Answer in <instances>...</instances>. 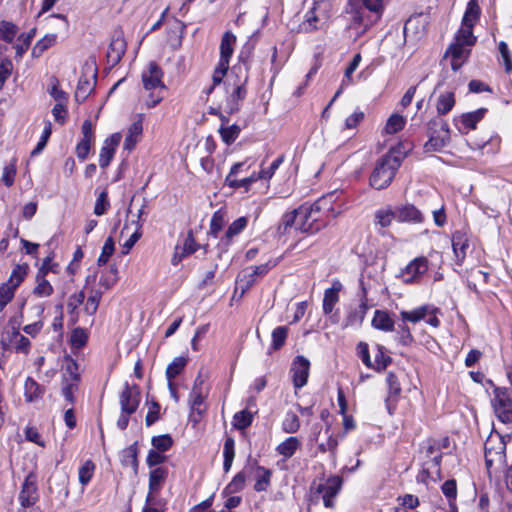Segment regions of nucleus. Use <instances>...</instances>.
Here are the masks:
<instances>
[{
	"mask_svg": "<svg viewBox=\"0 0 512 512\" xmlns=\"http://www.w3.org/2000/svg\"><path fill=\"white\" fill-rule=\"evenodd\" d=\"M320 207L316 201L313 205H302L283 215L278 226L281 235L291 234L293 231L315 233L320 230Z\"/></svg>",
	"mask_w": 512,
	"mask_h": 512,
	"instance_id": "1",
	"label": "nucleus"
},
{
	"mask_svg": "<svg viewBox=\"0 0 512 512\" xmlns=\"http://www.w3.org/2000/svg\"><path fill=\"white\" fill-rule=\"evenodd\" d=\"M384 10V0H351L348 5L350 28L357 35L365 33L377 23Z\"/></svg>",
	"mask_w": 512,
	"mask_h": 512,
	"instance_id": "2",
	"label": "nucleus"
},
{
	"mask_svg": "<svg viewBox=\"0 0 512 512\" xmlns=\"http://www.w3.org/2000/svg\"><path fill=\"white\" fill-rule=\"evenodd\" d=\"M164 72L154 61H151L142 70L141 81L144 89L149 92L145 99V106L153 108L163 100L166 86L163 82Z\"/></svg>",
	"mask_w": 512,
	"mask_h": 512,
	"instance_id": "3",
	"label": "nucleus"
},
{
	"mask_svg": "<svg viewBox=\"0 0 512 512\" xmlns=\"http://www.w3.org/2000/svg\"><path fill=\"white\" fill-rule=\"evenodd\" d=\"M485 463L489 475L497 474L506 467V442L505 438L497 432H492L487 437L485 445Z\"/></svg>",
	"mask_w": 512,
	"mask_h": 512,
	"instance_id": "4",
	"label": "nucleus"
},
{
	"mask_svg": "<svg viewBox=\"0 0 512 512\" xmlns=\"http://www.w3.org/2000/svg\"><path fill=\"white\" fill-rule=\"evenodd\" d=\"M344 293V285L338 280H332L330 286L324 289L322 297V312L326 315V325H336L341 321L339 307L341 294Z\"/></svg>",
	"mask_w": 512,
	"mask_h": 512,
	"instance_id": "5",
	"label": "nucleus"
},
{
	"mask_svg": "<svg viewBox=\"0 0 512 512\" xmlns=\"http://www.w3.org/2000/svg\"><path fill=\"white\" fill-rule=\"evenodd\" d=\"M400 167L399 159L393 154L384 155L375 165L370 185L375 189H384L392 182L396 171Z\"/></svg>",
	"mask_w": 512,
	"mask_h": 512,
	"instance_id": "6",
	"label": "nucleus"
},
{
	"mask_svg": "<svg viewBox=\"0 0 512 512\" xmlns=\"http://www.w3.org/2000/svg\"><path fill=\"white\" fill-rule=\"evenodd\" d=\"M476 43V37L471 39L462 33L457 32L453 42L448 47L445 56L451 58V68L454 71L460 69V67L468 59L471 47Z\"/></svg>",
	"mask_w": 512,
	"mask_h": 512,
	"instance_id": "7",
	"label": "nucleus"
},
{
	"mask_svg": "<svg viewBox=\"0 0 512 512\" xmlns=\"http://www.w3.org/2000/svg\"><path fill=\"white\" fill-rule=\"evenodd\" d=\"M429 139L425 143L427 151H440L450 142V129L448 123L441 118H434L428 125Z\"/></svg>",
	"mask_w": 512,
	"mask_h": 512,
	"instance_id": "8",
	"label": "nucleus"
},
{
	"mask_svg": "<svg viewBox=\"0 0 512 512\" xmlns=\"http://www.w3.org/2000/svg\"><path fill=\"white\" fill-rule=\"evenodd\" d=\"M491 404L496 417L503 423L512 422V391L505 387H495Z\"/></svg>",
	"mask_w": 512,
	"mask_h": 512,
	"instance_id": "9",
	"label": "nucleus"
},
{
	"mask_svg": "<svg viewBox=\"0 0 512 512\" xmlns=\"http://www.w3.org/2000/svg\"><path fill=\"white\" fill-rule=\"evenodd\" d=\"M27 275V266L16 265L7 280L0 285V312L13 299L16 289L24 281Z\"/></svg>",
	"mask_w": 512,
	"mask_h": 512,
	"instance_id": "10",
	"label": "nucleus"
},
{
	"mask_svg": "<svg viewBox=\"0 0 512 512\" xmlns=\"http://www.w3.org/2000/svg\"><path fill=\"white\" fill-rule=\"evenodd\" d=\"M428 267L426 257H417L401 270L399 277L404 283H416L428 271Z\"/></svg>",
	"mask_w": 512,
	"mask_h": 512,
	"instance_id": "11",
	"label": "nucleus"
},
{
	"mask_svg": "<svg viewBox=\"0 0 512 512\" xmlns=\"http://www.w3.org/2000/svg\"><path fill=\"white\" fill-rule=\"evenodd\" d=\"M140 399L141 394L139 387L137 385L130 386L126 383L119 396L121 412L124 414L135 413L138 409Z\"/></svg>",
	"mask_w": 512,
	"mask_h": 512,
	"instance_id": "12",
	"label": "nucleus"
},
{
	"mask_svg": "<svg viewBox=\"0 0 512 512\" xmlns=\"http://www.w3.org/2000/svg\"><path fill=\"white\" fill-rule=\"evenodd\" d=\"M97 279L96 274H90L85 280V289L88 291V297L84 305V311L86 314L92 316L97 312L100 300L103 295V290L98 289L94 284Z\"/></svg>",
	"mask_w": 512,
	"mask_h": 512,
	"instance_id": "13",
	"label": "nucleus"
},
{
	"mask_svg": "<svg viewBox=\"0 0 512 512\" xmlns=\"http://www.w3.org/2000/svg\"><path fill=\"white\" fill-rule=\"evenodd\" d=\"M126 51V41L121 30L114 31L107 50V62L115 66L120 62Z\"/></svg>",
	"mask_w": 512,
	"mask_h": 512,
	"instance_id": "14",
	"label": "nucleus"
},
{
	"mask_svg": "<svg viewBox=\"0 0 512 512\" xmlns=\"http://www.w3.org/2000/svg\"><path fill=\"white\" fill-rule=\"evenodd\" d=\"M480 13L481 9L477 1L470 0L462 19V25L457 32L467 35L470 39L471 37H475L473 35V27L478 22Z\"/></svg>",
	"mask_w": 512,
	"mask_h": 512,
	"instance_id": "15",
	"label": "nucleus"
},
{
	"mask_svg": "<svg viewBox=\"0 0 512 512\" xmlns=\"http://www.w3.org/2000/svg\"><path fill=\"white\" fill-rule=\"evenodd\" d=\"M37 499V477L35 474L29 473L22 485V489L19 494V501L23 508H27L34 505Z\"/></svg>",
	"mask_w": 512,
	"mask_h": 512,
	"instance_id": "16",
	"label": "nucleus"
},
{
	"mask_svg": "<svg viewBox=\"0 0 512 512\" xmlns=\"http://www.w3.org/2000/svg\"><path fill=\"white\" fill-rule=\"evenodd\" d=\"M227 94L224 109L228 114H234L246 97V89L243 84H234L232 87L228 84Z\"/></svg>",
	"mask_w": 512,
	"mask_h": 512,
	"instance_id": "17",
	"label": "nucleus"
},
{
	"mask_svg": "<svg viewBox=\"0 0 512 512\" xmlns=\"http://www.w3.org/2000/svg\"><path fill=\"white\" fill-rule=\"evenodd\" d=\"M309 361L303 356H297L292 362L290 373L295 388L303 387L308 379L309 375Z\"/></svg>",
	"mask_w": 512,
	"mask_h": 512,
	"instance_id": "18",
	"label": "nucleus"
},
{
	"mask_svg": "<svg viewBox=\"0 0 512 512\" xmlns=\"http://www.w3.org/2000/svg\"><path fill=\"white\" fill-rule=\"evenodd\" d=\"M94 142L93 125L90 120H85L82 125V139L76 146V155L80 160H85Z\"/></svg>",
	"mask_w": 512,
	"mask_h": 512,
	"instance_id": "19",
	"label": "nucleus"
},
{
	"mask_svg": "<svg viewBox=\"0 0 512 512\" xmlns=\"http://www.w3.org/2000/svg\"><path fill=\"white\" fill-rule=\"evenodd\" d=\"M343 484V479L339 475L331 476L327 479L326 483L322 485V499L324 506L327 508H333L335 502L334 497L340 492Z\"/></svg>",
	"mask_w": 512,
	"mask_h": 512,
	"instance_id": "20",
	"label": "nucleus"
},
{
	"mask_svg": "<svg viewBox=\"0 0 512 512\" xmlns=\"http://www.w3.org/2000/svg\"><path fill=\"white\" fill-rule=\"evenodd\" d=\"M49 259H46L36 274V285L33 289V295L39 298H46L52 295L54 289L51 283L46 279V274L50 269L48 267Z\"/></svg>",
	"mask_w": 512,
	"mask_h": 512,
	"instance_id": "21",
	"label": "nucleus"
},
{
	"mask_svg": "<svg viewBox=\"0 0 512 512\" xmlns=\"http://www.w3.org/2000/svg\"><path fill=\"white\" fill-rule=\"evenodd\" d=\"M203 380L200 377L196 378L194 386L189 396V405L192 415L197 414L200 417L205 412L204 399L206 394L202 389Z\"/></svg>",
	"mask_w": 512,
	"mask_h": 512,
	"instance_id": "22",
	"label": "nucleus"
},
{
	"mask_svg": "<svg viewBox=\"0 0 512 512\" xmlns=\"http://www.w3.org/2000/svg\"><path fill=\"white\" fill-rule=\"evenodd\" d=\"M120 141V133H114L104 141L99 155V165L101 168H106L110 164Z\"/></svg>",
	"mask_w": 512,
	"mask_h": 512,
	"instance_id": "23",
	"label": "nucleus"
},
{
	"mask_svg": "<svg viewBox=\"0 0 512 512\" xmlns=\"http://www.w3.org/2000/svg\"><path fill=\"white\" fill-rule=\"evenodd\" d=\"M88 74H83L77 85V89L75 92V98L77 101H84L88 95L93 91L96 85V72L92 67H88Z\"/></svg>",
	"mask_w": 512,
	"mask_h": 512,
	"instance_id": "24",
	"label": "nucleus"
},
{
	"mask_svg": "<svg viewBox=\"0 0 512 512\" xmlns=\"http://www.w3.org/2000/svg\"><path fill=\"white\" fill-rule=\"evenodd\" d=\"M93 274L97 275V280L93 283L98 289L103 290V294L112 289V287L118 282V269L115 265L109 268L96 271Z\"/></svg>",
	"mask_w": 512,
	"mask_h": 512,
	"instance_id": "25",
	"label": "nucleus"
},
{
	"mask_svg": "<svg viewBox=\"0 0 512 512\" xmlns=\"http://www.w3.org/2000/svg\"><path fill=\"white\" fill-rule=\"evenodd\" d=\"M368 311V305L366 299H363L361 303L355 307L352 308L342 321V328L347 327H359L364 321V318L366 316V313Z\"/></svg>",
	"mask_w": 512,
	"mask_h": 512,
	"instance_id": "26",
	"label": "nucleus"
},
{
	"mask_svg": "<svg viewBox=\"0 0 512 512\" xmlns=\"http://www.w3.org/2000/svg\"><path fill=\"white\" fill-rule=\"evenodd\" d=\"M143 133V115H138V119L134 121L128 128L124 142V149L131 151L141 139Z\"/></svg>",
	"mask_w": 512,
	"mask_h": 512,
	"instance_id": "27",
	"label": "nucleus"
},
{
	"mask_svg": "<svg viewBox=\"0 0 512 512\" xmlns=\"http://www.w3.org/2000/svg\"><path fill=\"white\" fill-rule=\"evenodd\" d=\"M396 209V220L398 222H414L420 223L423 221L421 212L413 205L406 204L398 206Z\"/></svg>",
	"mask_w": 512,
	"mask_h": 512,
	"instance_id": "28",
	"label": "nucleus"
},
{
	"mask_svg": "<svg viewBox=\"0 0 512 512\" xmlns=\"http://www.w3.org/2000/svg\"><path fill=\"white\" fill-rule=\"evenodd\" d=\"M236 43L235 35L228 31L222 36L220 43V60L223 63L229 64L230 58L234 51V45Z\"/></svg>",
	"mask_w": 512,
	"mask_h": 512,
	"instance_id": "29",
	"label": "nucleus"
},
{
	"mask_svg": "<svg viewBox=\"0 0 512 512\" xmlns=\"http://www.w3.org/2000/svg\"><path fill=\"white\" fill-rule=\"evenodd\" d=\"M375 329L391 332L394 329V320L390 317L389 313L383 310H376L371 322Z\"/></svg>",
	"mask_w": 512,
	"mask_h": 512,
	"instance_id": "30",
	"label": "nucleus"
},
{
	"mask_svg": "<svg viewBox=\"0 0 512 512\" xmlns=\"http://www.w3.org/2000/svg\"><path fill=\"white\" fill-rule=\"evenodd\" d=\"M168 477V469L165 467H156L149 473L148 489L153 491H161Z\"/></svg>",
	"mask_w": 512,
	"mask_h": 512,
	"instance_id": "31",
	"label": "nucleus"
},
{
	"mask_svg": "<svg viewBox=\"0 0 512 512\" xmlns=\"http://www.w3.org/2000/svg\"><path fill=\"white\" fill-rule=\"evenodd\" d=\"M452 248L458 263H462L468 248V240L461 232H455L452 236Z\"/></svg>",
	"mask_w": 512,
	"mask_h": 512,
	"instance_id": "32",
	"label": "nucleus"
},
{
	"mask_svg": "<svg viewBox=\"0 0 512 512\" xmlns=\"http://www.w3.org/2000/svg\"><path fill=\"white\" fill-rule=\"evenodd\" d=\"M432 312V306L423 305L417 307L411 311H402L400 313L403 321H408L411 323H417L420 321H424L429 313Z\"/></svg>",
	"mask_w": 512,
	"mask_h": 512,
	"instance_id": "33",
	"label": "nucleus"
},
{
	"mask_svg": "<svg viewBox=\"0 0 512 512\" xmlns=\"http://www.w3.org/2000/svg\"><path fill=\"white\" fill-rule=\"evenodd\" d=\"M301 443L297 437L291 436L286 440L281 442L277 447L276 451L278 454L282 455L285 459L291 458L297 449L300 447Z\"/></svg>",
	"mask_w": 512,
	"mask_h": 512,
	"instance_id": "34",
	"label": "nucleus"
},
{
	"mask_svg": "<svg viewBox=\"0 0 512 512\" xmlns=\"http://www.w3.org/2000/svg\"><path fill=\"white\" fill-rule=\"evenodd\" d=\"M32 310L34 311L35 315L38 317V320L31 323V324H27L23 327V331L34 337L36 336L40 330L42 329L43 327V321H42V316H43V313H44V310H45V305L43 303H39L37 305H35Z\"/></svg>",
	"mask_w": 512,
	"mask_h": 512,
	"instance_id": "35",
	"label": "nucleus"
},
{
	"mask_svg": "<svg viewBox=\"0 0 512 512\" xmlns=\"http://www.w3.org/2000/svg\"><path fill=\"white\" fill-rule=\"evenodd\" d=\"M318 3L316 0H313L310 3L309 10L305 14V19L300 25L301 31L310 32L317 28L316 23L318 21L317 7Z\"/></svg>",
	"mask_w": 512,
	"mask_h": 512,
	"instance_id": "36",
	"label": "nucleus"
},
{
	"mask_svg": "<svg viewBox=\"0 0 512 512\" xmlns=\"http://www.w3.org/2000/svg\"><path fill=\"white\" fill-rule=\"evenodd\" d=\"M271 471L262 467L257 466L255 470V484L254 489L257 492L266 491L270 486Z\"/></svg>",
	"mask_w": 512,
	"mask_h": 512,
	"instance_id": "37",
	"label": "nucleus"
},
{
	"mask_svg": "<svg viewBox=\"0 0 512 512\" xmlns=\"http://www.w3.org/2000/svg\"><path fill=\"white\" fill-rule=\"evenodd\" d=\"M455 105V96L453 92H444L439 95L436 110L438 115H445L449 113Z\"/></svg>",
	"mask_w": 512,
	"mask_h": 512,
	"instance_id": "38",
	"label": "nucleus"
},
{
	"mask_svg": "<svg viewBox=\"0 0 512 512\" xmlns=\"http://www.w3.org/2000/svg\"><path fill=\"white\" fill-rule=\"evenodd\" d=\"M486 109L481 108L473 112L463 114L460 117V122L466 130L465 133L471 129H475L477 123L484 117Z\"/></svg>",
	"mask_w": 512,
	"mask_h": 512,
	"instance_id": "39",
	"label": "nucleus"
},
{
	"mask_svg": "<svg viewBox=\"0 0 512 512\" xmlns=\"http://www.w3.org/2000/svg\"><path fill=\"white\" fill-rule=\"evenodd\" d=\"M247 226V219L245 217H240L233 221L228 227L224 239L222 242L225 246H228L232 240V238L238 234H240L244 228Z\"/></svg>",
	"mask_w": 512,
	"mask_h": 512,
	"instance_id": "40",
	"label": "nucleus"
},
{
	"mask_svg": "<svg viewBox=\"0 0 512 512\" xmlns=\"http://www.w3.org/2000/svg\"><path fill=\"white\" fill-rule=\"evenodd\" d=\"M405 124V118L397 113H394L387 119L384 127V133L390 135L396 134L404 128Z\"/></svg>",
	"mask_w": 512,
	"mask_h": 512,
	"instance_id": "41",
	"label": "nucleus"
},
{
	"mask_svg": "<svg viewBox=\"0 0 512 512\" xmlns=\"http://www.w3.org/2000/svg\"><path fill=\"white\" fill-rule=\"evenodd\" d=\"M57 40L56 34H46L41 38L32 49L33 57H40L48 48L52 47Z\"/></svg>",
	"mask_w": 512,
	"mask_h": 512,
	"instance_id": "42",
	"label": "nucleus"
},
{
	"mask_svg": "<svg viewBox=\"0 0 512 512\" xmlns=\"http://www.w3.org/2000/svg\"><path fill=\"white\" fill-rule=\"evenodd\" d=\"M393 220H396V209L391 207L379 209L375 213V222L381 227L390 226Z\"/></svg>",
	"mask_w": 512,
	"mask_h": 512,
	"instance_id": "43",
	"label": "nucleus"
},
{
	"mask_svg": "<svg viewBox=\"0 0 512 512\" xmlns=\"http://www.w3.org/2000/svg\"><path fill=\"white\" fill-rule=\"evenodd\" d=\"M188 358L186 356H179L173 359V361L166 368V377L168 380L174 379L178 376L187 364Z\"/></svg>",
	"mask_w": 512,
	"mask_h": 512,
	"instance_id": "44",
	"label": "nucleus"
},
{
	"mask_svg": "<svg viewBox=\"0 0 512 512\" xmlns=\"http://www.w3.org/2000/svg\"><path fill=\"white\" fill-rule=\"evenodd\" d=\"M234 447H235L234 439L231 437L227 438L225 440L224 446H223V457H224L223 469L226 473L231 469V466H232V463H233V460L235 457Z\"/></svg>",
	"mask_w": 512,
	"mask_h": 512,
	"instance_id": "45",
	"label": "nucleus"
},
{
	"mask_svg": "<svg viewBox=\"0 0 512 512\" xmlns=\"http://www.w3.org/2000/svg\"><path fill=\"white\" fill-rule=\"evenodd\" d=\"M289 332V328L287 326H278L276 327L271 334L272 337V343H271V349L276 351L279 350L284 344L287 339Z\"/></svg>",
	"mask_w": 512,
	"mask_h": 512,
	"instance_id": "46",
	"label": "nucleus"
},
{
	"mask_svg": "<svg viewBox=\"0 0 512 512\" xmlns=\"http://www.w3.org/2000/svg\"><path fill=\"white\" fill-rule=\"evenodd\" d=\"M240 131V127L236 124H233L231 126L221 125V127L218 130L222 141L227 145L232 144L238 138Z\"/></svg>",
	"mask_w": 512,
	"mask_h": 512,
	"instance_id": "47",
	"label": "nucleus"
},
{
	"mask_svg": "<svg viewBox=\"0 0 512 512\" xmlns=\"http://www.w3.org/2000/svg\"><path fill=\"white\" fill-rule=\"evenodd\" d=\"M42 394L39 384L32 378H27L24 385V396L26 401L32 402L38 399Z\"/></svg>",
	"mask_w": 512,
	"mask_h": 512,
	"instance_id": "48",
	"label": "nucleus"
},
{
	"mask_svg": "<svg viewBox=\"0 0 512 512\" xmlns=\"http://www.w3.org/2000/svg\"><path fill=\"white\" fill-rule=\"evenodd\" d=\"M253 421V413L244 409L237 412L233 417V426L238 430L246 429Z\"/></svg>",
	"mask_w": 512,
	"mask_h": 512,
	"instance_id": "49",
	"label": "nucleus"
},
{
	"mask_svg": "<svg viewBox=\"0 0 512 512\" xmlns=\"http://www.w3.org/2000/svg\"><path fill=\"white\" fill-rule=\"evenodd\" d=\"M245 481L246 477L244 472L237 473L230 481V483L225 487L223 494L227 496L240 492L245 486Z\"/></svg>",
	"mask_w": 512,
	"mask_h": 512,
	"instance_id": "50",
	"label": "nucleus"
},
{
	"mask_svg": "<svg viewBox=\"0 0 512 512\" xmlns=\"http://www.w3.org/2000/svg\"><path fill=\"white\" fill-rule=\"evenodd\" d=\"M18 32V27L9 21H0V39L11 43Z\"/></svg>",
	"mask_w": 512,
	"mask_h": 512,
	"instance_id": "51",
	"label": "nucleus"
},
{
	"mask_svg": "<svg viewBox=\"0 0 512 512\" xmlns=\"http://www.w3.org/2000/svg\"><path fill=\"white\" fill-rule=\"evenodd\" d=\"M95 471V464L91 460H86L79 468L78 477L82 486H86L92 479Z\"/></svg>",
	"mask_w": 512,
	"mask_h": 512,
	"instance_id": "52",
	"label": "nucleus"
},
{
	"mask_svg": "<svg viewBox=\"0 0 512 512\" xmlns=\"http://www.w3.org/2000/svg\"><path fill=\"white\" fill-rule=\"evenodd\" d=\"M121 462L124 466H131L135 471L138 468L137 447L131 445L122 452Z\"/></svg>",
	"mask_w": 512,
	"mask_h": 512,
	"instance_id": "53",
	"label": "nucleus"
},
{
	"mask_svg": "<svg viewBox=\"0 0 512 512\" xmlns=\"http://www.w3.org/2000/svg\"><path fill=\"white\" fill-rule=\"evenodd\" d=\"M114 251H115V242L112 237H108L105 240L104 245L101 250V253L97 259V265L98 266L105 265L109 261V258L113 255Z\"/></svg>",
	"mask_w": 512,
	"mask_h": 512,
	"instance_id": "54",
	"label": "nucleus"
},
{
	"mask_svg": "<svg viewBox=\"0 0 512 512\" xmlns=\"http://www.w3.org/2000/svg\"><path fill=\"white\" fill-rule=\"evenodd\" d=\"M498 50L501 56V62L504 65L505 72L508 74L512 73V53L506 42L501 41L498 44Z\"/></svg>",
	"mask_w": 512,
	"mask_h": 512,
	"instance_id": "55",
	"label": "nucleus"
},
{
	"mask_svg": "<svg viewBox=\"0 0 512 512\" xmlns=\"http://www.w3.org/2000/svg\"><path fill=\"white\" fill-rule=\"evenodd\" d=\"M256 277L252 272H248L247 270L243 271L238 275L237 278V288H240L242 294L245 293L250 287L255 283Z\"/></svg>",
	"mask_w": 512,
	"mask_h": 512,
	"instance_id": "56",
	"label": "nucleus"
},
{
	"mask_svg": "<svg viewBox=\"0 0 512 512\" xmlns=\"http://www.w3.org/2000/svg\"><path fill=\"white\" fill-rule=\"evenodd\" d=\"M35 36V29H31L27 34H21L18 40L21 42L15 45L16 55L22 57L30 46L31 40Z\"/></svg>",
	"mask_w": 512,
	"mask_h": 512,
	"instance_id": "57",
	"label": "nucleus"
},
{
	"mask_svg": "<svg viewBox=\"0 0 512 512\" xmlns=\"http://www.w3.org/2000/svg\"><path fill=\"white\" fill-rule=\"evenodd\" d=\"M147 405H148V412L145 417V423L147 426H151L160 419L161 407L154 400L147 401Z\"/></svg>",
	"mask_w": 512,
	"mask_h": 512,
	"instance_id": "58",
	"label": "nucleus"
},
{
	"mask_svg": "<svg viewBox=\"0 0 512 512\" xmlns=\"http://www.w3.org/2000/svg\"><path fill=\"white\" fill-rule=\"evenodd\" d=\"M51 133H52L51 122L50 121H46L45 122V127H44L42 135H41V138H40L39 142L37 143L36 147L32 150L31 156H36V155H38L39 153L42 152V150L45 148V146H46V144L48 142V139H49Z\"/></svg>",
	"mask_w": 512,
	"mask_h": 512,
	"instance_id": "59",
	"label": "nucleus"
},
{
	"mask_svg": "<svg viewBox=\"0 0 512 512\" xmlns=\"http://www.w3.org/2000/svg\"><path fill=\"white\" fill-rule=\"evenodd\" d=\"M300 427L298 416L293 412H288L282 422V429L286 433H295Z\"/></svg>",
	"mask_w": 512,
	"mask_h": 512,
	"instance_id": "60",
	"label": "nucleus"
},
{
	"mask_svg": "<svg viewBox=\"0 0 512 512\" xmlns=\"http://www.w3.org/2000/svg\"><path fill=\"white\" fill-rule=\"evenodd\" d=\"M152 445L154 449L161 452H166L172 447L173 439L168 434L155 436L152 438Z\"/></svg>",
	"mask_w": 512,
	"mask_h": 512,
	"instance_id": "61",
	"label": "nucleus"
},
{
	"mask_svg": "<svg viewBox=\"0 0 512 512\" xmlns=\"http://www.w3.org/2000/svg\"><path fill=\"white\" fill-rule=\"evenodd\" d=\"M228 67H229V64L219 61L218 65L214 69V72L212 75L213 85L208 89V91H207L208 94H210L213 91V89L216 85H218L222 82L224 76L227 73Z\"/></svg>",
	"mask_w": 512,
	"mask_h": 512,
	"instance_id": "62",
	"label": "nucleus"
},
{
	"mask_svg": "<svg viewBox=\"0 0 512 512\" xmlns=\"http://www.w3.org/2000/svg\"><path fill=\"white\" fill-rule=\"evenodd\" d=\"M16 177V159H13L9 164L3 168L2 181L7 187L14 184Z\"/></svg>",
	"mask_w": 512,
	"mask_h": 512,
	"instance_id": "63",
	"label": "nucleus"
},
{
	"mask_svg": "<svg viewBox=\"0 0 512 512\" xmlns=\"http://www.w3.org/2000/svg\"><path fill=\"white\" fill-rule=\"evenodd\" d=\"M78 390V382L76 381H68L64 380L62 386V395L66 401L70 404H74L75 402V392Z\"/></svg>",
	"mask_w": 512,
	"mask_h": 512,
	"instance_id": "64",
	"label": "nucleus"
}]
</instances>
